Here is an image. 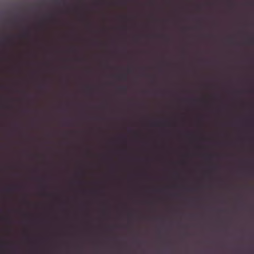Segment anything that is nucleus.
Returning <instances> with one entry per match:
<instances>
[{
	"instance_id": "obj_2",
	"label": "nucleus",
	"mask_w": 254,
	"mask_h": 254,
	"mask_svg": "<svg viewBox=\"0 0 254 254\" xmlns=\"http://www.w3.org/2000/svg\"><path fill=\"white\" fill-rule=\"evenodd\" d=\"M122 89L126 90L127 89V88L126 87H122Z\"/></svg>"
},
{
	"instance_id": "obj_3",
	"label": "nucleus",
	"mask_w": 254,
	"mask_h": 254,
	"mask_svg": "<svg viewBox=\"0 0 254 254\" xmlns=\"http://www.w3.org/2000/svg\"><path fill=\"white\" fill-rule=\"evenodd\" d=\"M122 78H124L125 77V76H121Z\"/></svg>"
},
{
	"instance_id": "obj_1",
	"label": "nucleus",
	"mask_w": 254,
	"mask_h": 254,
	"mask_svg": "<svg viewBox=\"0 0 254 254\" xmlns=\"http://www.w3.org/2000/svg\"><path fill=\"white\" fill-rule=\"evenodd\" d=\"M253 43H254L253 39H251V40H250V44H253Z\"/></svg>"
}]
</instances>
